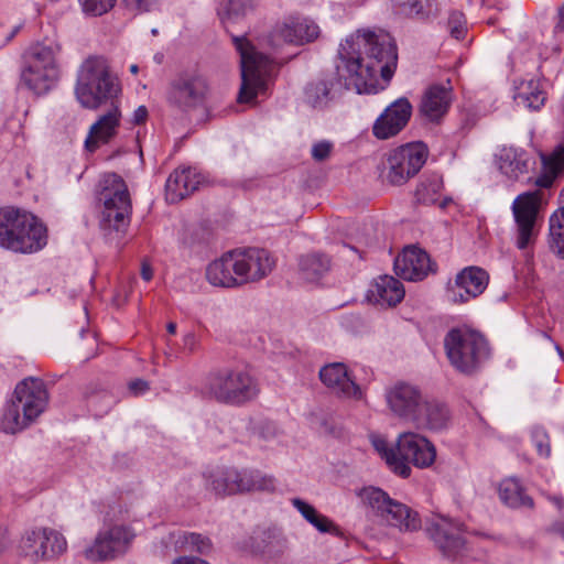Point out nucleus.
<instances>
[{
  "mask_svg": "<svg viewBox=\"0 0 564 564\" xmlns=\"http://www.w3.org/2000/svg\"><path fill=\"white\" fill-rule=\"evenodd\" d=\"M128 389L132 395L138 397L149 390V383L145 380L135 379L129 382Z\"/></svg>",
  "mask_w": 564,
  "mask_h": 564,
  "instance_id": "864d4df0",
  "label": "nucleus"
},
{
  "mask_svg": "<svg viewBox=\"0 0 564 564\" xmlns=\"http://www.w3.org/2000/svg\"><path fill=\"white\" fill-rule=\"evenodd\" d=\"M167 332L171 335H174L176 333V324L175 323H169L167 324Z\"/></svg>",
  "mask_w": 564,
  "mask_h": 564,
  "instance_id": "69168bd1",
  "label": "nucleus"
},
{
  "mask_svg": "<svg viewBox=\"0 0 564 564\" xmlns=\"http://www.w3.org/2000/svg\"><path fill=\"white\" fill-rule=\"evenodd\" d=\"M495 165L505 176H519L529 173L532 164V158L522 149L513 147H501L495 153Z\"/></svg>",
  "mask_w": 564,
  "mask_h": 564,
  "instance_id": "cd10ccee",
  "label": "nucleus"
},
{
  "mask_svg": "<svg viewBox=\"0 0 564 564\" xmlns=\"http://www.w3.org/2000/svg\"><path fill=\"white\" fill-rule=\"evenodd\" d=\"M564 32V3L557 9V22L554 25V33Z\"/></svg>",
  "mask_w": 564,
  "mask_h": 564,
  "instance_id": "bf43d9fd",
  "label": "nucleus"
},
{
  "mask_svg": "<svg viewBox=\"0 0 564 564\" xmlns=\"http://www.w3.org/2000/svg\"><path fill=\"white\" fill-rule=\"evenodd\" d=\"M232 252L241 286L264 279L275 265L274 259L265 249L248 248Z\"/></svg>",
  "mask_w": 564,
  "mask_h": 564,
  "instance_id": "f3484780",
  "label": "nucleus"
},
{
  "mask_svg": "<svg viewBox=\"0 0 564 564\" xmlns=\"http://www.w3.org/2000/svg\"><path fill=\"white\" fill-rule=\"evenodd\" d=\"M292 506L300 512V514L318 532L339 534V529L333 520L319 513L314 506L306 502L301 498H292Z\"/></svg>",
  "mask_w": 564,
  "mask_h": 564,
  "instance_id": "72a5a7b5",
  "label": "nucleus"
},
{
  "mask_svg": "<svg viewBox=\"0 0 564 564\" xmlns=\"http://www.w3.org/2000/svg\"><path fill=\"white\" fill-rule=\"evenodd\" d=\"M96 199L101 234L109 239L123 234L130 224L132 210L123 178H101L96 187Z\"/></svg>",
  "mask_w": 564,
  "mask_h": 564,
  "instance_id": "20e7f679",
  "label": "nucleus"
},
{
  "mask_svg": "<svg viewBox=\"0 0 564 564\" xmlns=\"http://www.w3.org/2000/svg\"><path fill=\"white\" fill-rule=\"evenodd\" d=\"M319 378L327 388L343 398L356 400L362 398L360 387L350 378L347 367L341 362L324 366L319 370Z\"/></svg>",
  "mask_w": 564,
  "mask_h": 564,
  "instance_id": "b1692460",
  "label": "nucleus"
},
{
  "mask_svg": "<svg viewBox=\"0 0 564 564\" xmlns=\"http://www.w3.org/2000/svg\"><path fill=\"white\" fill-rule=\"evenodd\" d=\"M371 294L379 304L394 306L403 300L405 291L399 280L383 275L375 281Z\"/></svg>",
  "mask_w": 564,
  "mask_h": 564,
  "instance_id": "2f4dec72",
  "label": "nucleus"
},
{
  "mask_svg": "<svg viewBox=\"0 0 564 564\" xmlns=\"http://www.w3.org/2000/svg\"><path fill=\"white\" fill-rule=\"evenodd\" d=\"M404 178H373L372 184H367L366 182H362L360 186L364 188H367L366 193L364 194L365 197L369 198L371 196H375L377 194H380L382 192L388 191L390 187L393 186H401L404 184ZM362 181H366V178H362Z\"/></svg>",
  "mask_w": 564,
  "mask_h": 564,
  "instance_id": "49530a36",
  "label": "nucleus"
},
{
  "mask_svg": "<svg viewBox=\"0 0 564 564\" xmlns=\"http://www.w3.org/2000/svg\"><path fill=\"white\" fill-rule=\"evenodd\" d=\"M232 43L240 55L241 87L238 102H251L264 88V76L269 72L270 58L260 53L247 36L232 35Z\"/></svg>",
  "mask_w": 564,
  "mask_h": 564,
  "instance_id": "1a4fd4ad",
  "label": "nucleus"
},
{
  "mask_svg": "<svg viewBox=\"0 0 564 564\" xmlns=\"http://www.w3.org/2000/svg\"><path fill=\"white\" fill-rule=\"evenodd\" d=\"M542 194L539 191L519 194L511 204L512 239L516 248L529 254L538 240Z\"/></svg>",
  "mask_w": 564,
  "mask_h": 564,
  "instance_id": "6e6552de",
  "label": "nucleus"
},
{
  "mask_svg": "<svg viewBox=\"0 0 564 564\" xmlns=\"http://www.w3.org/2000/svg\"><path fill=\"white\" fill-rule=\"evenodd\" d=\"M338 74H326L312 80L305 88L304 100L314 109H326L336 99L343 84L340 80V72L345 70L343 67L338 69ZM347 75L344 74L343 77Z\"/></svg>",
  "mask_w": 564,
  "mask_h": 564,
  "instance_id": "412c9836",
  "label": "nucleus"
},
{
  "mask_svg": "<svg viewBox=\"0 0 564 564\" xmlns=\"http://www.w3.org/2000/svg\"><path fill=\"white\" fill-rule=\"evenodd\" d=\"M235 495L252 492H273L275 479L258 469L235 468Z\"/></svg>",
  "mask_w": 564,
  "mask_h": 564,
  "instance_id": "c85d7f7f",
  "label": "nucleus"
},
{
  "mask_svg": "<svg viewBox=\"0 0 564 564\" xmlns=\"http://www.w3.org/2000/svg\"><path fill=\"white\" fill-rule=\"evenodd\" d=\"M554 178H536V185L540 187H550Z\"/></svg>",
  "mask_w": 564,
  "mask_h": 564,
  "instance_id": "0e129e2a",
  "label": "nucleus"
},
{
  "mask_svg": "<svg viewBox=\"0 0 564 564\" xmlns=\"http://www.w3.org/2000/svg\"><path fill=\"white\" fill-rule=\"evenodd\" d=\"M193 174L196 176L198 172L196 171V167L189 166V165H180L174 171V176H182V175H191Z\"/></svg>",
  "mask_w": 564,
  "mask_h": 564,
  "instance_id": "052dcab7",
  "label": "nucleus"
},
{
  "mask_svg": "<svg viewBox=\"0 0 564 564\" xmlns=\"http://www.w3.org/2000/svg\"><path fill=\"white\" fill-rule=\"evenodd\" d=\"M118 93L119 86L104 57L90 56L84 61L75 85L76 98L84 108L96 110Z\"/></svg>",
  "mask_w": 564,
  "mask_h": 564,
  "instance_id": "423d86ee",
  "label": "nucleus"
},
{
  "mask_svg": "<svg viewBox=\"0 0 564 564\" xmlns=\"http://www.w3.org/2000/svg\"><path fill=\"white\" fill-rule=\"evenodd\" d=\"M360 496L362 501L376 510L388 524L401 531H414L420 528L421 521L417 513L408 506L390 499L381 489L365 488Z\"/></svg>",
  "mask_w": 564,
  "mask_h": 564,
  "instance_id": "f8f14e48",
  "label": "nucleus"
},
{
  "mask_svg": "<svg viewBox=\"0 0 564 564\" xmlns=\"http://www.w3.org/2000/svg\"><path fill=\"white\" fill-rule=\"evenodd\" d=\"M330 267V260L325 254L311 253L301 258L300 273L308 282L321 279Z\"/></svg>",
  "mask_w": 564,
  "mask_h": 564,
  "instance_id": "ea45409f",
  "label": "nucleus"
},
{
  "mask_svg": "<svg viewBox=\"0 0 564 564\" xmlns=\"http://www.w3.org/2000/svg\"><path fill=\"white\" fill-rule=\"evenodd\" d=\"M48 392L44 381L29 377L19 382L11 401L7 404L1 426L7 433H17L28 427L46 409Z\"/></svg>",
  "mask_w": 564,
  "mask_h": 564,
  "instance_id": "39448f33",
  "label": "nucleus"
},
{
  "mask_svg": "<svg viewBox=\"0 0 564 564\" xmlns=\"http://www.w3.org/2000/svg\"><path fill=\"white\" fill-rule=\"evenodd\" d=\"M46 242V228L34 215L14 206L0 207V248L33 253Z\"/></svg>",
  "mask_w": 564,
  "mask_h": 564,
  "instance_id": "7ed1b4c3",
  "label": "nucleus"
},
{
  "mask_svg": "<svg viewBox=\"0 0 564 564\" xmlns=\"http://www.w3.org/2000/svg\"><path fill=\"white\" fill-rule=\"evenodd\" d=\"M500 500L511 508L533 507V500L524 494V490L516 478L503 479L498 487Z\"/></svg>",
  "mask_w": 564,
  "mask_h": 564,
  "instance_id": "c9c22d12",
  "label": "nucleus"
},
{
  "mask_svg": "<svg viewBox=\"0 0 564 564\" xmlns=\"http://www.w3.org/2000/svg\"><path fill=\"white\" fill-rule=\"evenodd\" d=\"M412 115V105L405 97L390 104L376 119L372 134L379 140H387L399 134L408 124Z\"/></svg>",
  "mask_w": 564,
  "mask_h": 564,
  "instance_id": "6ab92c4d",
  "label": "nucleus"
},
{
  "mask_svg": "<svg viewBox=\"0 0 564 564\" xmlns=\"http://www.w3.org/2000/svg\"><path fill=\"white\" fill-rule=\"evenodd\" d=\"M148 109L145 106H139L132 115V122L134 124H142L147 121Z\"/></svg>",
  "mask_w": 564,
  "mask_h": 564,
  "instance_id": "6e6d98bb",
  "label": "nucleus"
},
{
  "mask_svg": "<svg viewBox=\"0 0 564 564\" xmlns=\"http://www.w3.org/2000/svg\"><path fill=\"white\" fill-rule=\"evenodd\" d=\"M427 158L429 149L422 142L395 148L387 156L390 176H415L426 163Z\"/></svg>",
  "mask_w": 564,
  "mask_h": 564,
  "instance_id": "a211bd4d",
  "label": "nucleus"
},
{
  "mask_svg": "<svg viewBox=\"0 0 564 564\" xmlns=\"http://www.w3.org/2000/svg\"><path fill=\"white\" fill-rule=\"evenodd\" d=\"M209 94L210 86L203 73L184 70L171 82L167 100L182 112H189L204 106Z\"/></svg>",
  "mask_w": 564,
  "mask_h": 564,
  "instance_id": "9b49d317",
  "label": "nucleus"
},
{
  "mask_svg": "<svg viewBox=\"0 0 564 564\" xmlns=\"http://www.w3.org/2000/svg\"><path fill=\"white\" fill-rule=\"evenodd\" d=\"M546 498L560 510L564 509V498L557 495H547Z\"/></svg>",
  "mask_w": 564,
  "mask_h": 564,
  "instance_id": "680f3d73",
  "label": "nucleus"
},
{
  "mask_svg": "<svg viewBox=\"0 0 564 564\" xmlns=\"http://www.w3.org/2000/svg\"><path fill=\"white\" fill-rule=\"evenodd\" d=\"M206 280L217 288L236 289L240 288L237 264L234 252H227L219 259L210 262L206 268Z\"/></svg>",
  "mask_w": 564,
  "mask_h": 564,
  "instance_id": "a878e982",
  "label": "nucleus"
},
{
  "mask_svg": "<svg viewBox=\"0 0 564 564\" xmlns=\"http://www.w3.org/2000/svg\"><path fill=\"white\" fill-rule=\"evenodd\" d=\"M420 408L412 422L417 429L440 431L448 425L451 416L445 404L425 397Z\"/></svg>",
  "mask_w": 564,
  "mask_h": 564,
  "instance_id": "c756f323",
  "label": "nucleus"
},
{
  "mask_svg": "<svg viewBox=\"0 0 564 564\" xmlns=\"http://www.w3.org/2000/svg\"><path fill=\"white\" fill-rule=\"evenodd\" d=\"M334 150V143L329 140H319L312 144L311 155L316 162H323L327 160Z\"/></svg>",
  "mask_w": 564,
  "mask_h": 564,
  "instance_id": "3c124183",
  "label": "nucleus"
},
{
  "mask_svg": "<svg viewBox=\"0 0 564 564\" xmlns=\"http://www.w3.org/2000/svg\"><path fill=\"white\" fill-rule=\"evenodd\" d=\"M57 78L58 68L26 66L22 72L23 83L37 95L48 91Z\"/></svg>",
  "mask_w": 564,
  "mask_h": 564,
  "instance_id": "473e14b6",
  "label": "nucleus"
},
{
  "mask_svg": "<svg viewBox=\"0 0 564 564\" xmlns=\"http://www.w3.org/2000/svg\"><path fill=\"white\" fill-rule=\"evenodd\" d=\"M542 173L540 176H558L564 173V144H557L550 152H540Z\"/></svg>",
  "mask_w": 564,
  "mask_h": 564,
  "instance_id": "a18cd8bd",
  "label": "nucleus"
},
{
  "mask_svg": "<svg viewBox=\"0 0 564 564\" xmlns=\"http://www.w3.org/2000/svg\"><path fill=\"white\" fill-rule=\"evenodd\" d=\"M489 274L479 267H466L460 270L453 283L448 284L447 299L454 304H465L475 300L487 289Z\"/></svg>",
  "mask_w": 564,
  "mask_h": 564,
  "instance_id": "dca6fc26",
  "label": "nucleus"
},
{
  "mask_svg": "<svg viewBox=\"0 0 564 564\" xmlns=\"http://www.w3.org/2000/svg\"><path fill=\"white\" fill-rule=\"evenodd\" d=\"M426 531L443 553L448 556L457 554L464 545L462 525L448 518H434L430 521Z\"/></svg>",
  "mask_w": 564,
  "mask_h": 564,
  "instance_id": "5701e85b",
  "label": "nucleus"
},
{
  "mask_svg": "<svg viewBox=\"0 0 564 564\" xmlns=\"http://www.w3.org/2000/svg\"><path fill=\"white\" fill-rule=\"evenodd\" d=\"M207 391L220 402L239 405L254 399L259 388L247 370L229 369L210 376Z\"/></svg>",
  "mask_w": 564,
  "mask_h": 564,
  "instance_id": "9d476101",
  "label": "nucleus"
},
{
  "mask_svg": "<svg viewBox=\"0 0 564 564\" xmlns=\"http://www.w3.org/2000/svg\"><path fill=\"white\" fill-rule=\"evenodd\" d=\"M453 100L452 86L434 84L424 91L420 111L430 121H438L449 109Z\"/></svg>",
  "mask_w": 564,
  "mask_h": 564,
  "instance_id": "393cba45",
  "label": "nucleus"
},
{
  "mask_svg": "<svg viewBox=\"0 0 564 564\" xmlns=\"http://www.w3.org/2000/svg\"><path fill=\"white\" fill-rule=\"evenodd\" d=\"M21 550L32 561L53 560L66 552L67 541L58 531L41 528L25 533Z\"/></svg>",
  "mask_w": 564,
  "mask_h": 564,
  "instance_id": "4468645a",
  "label": "nucleus"
},
{
  "mask_svg": "<svg viewBox=\"0 0 564 564\" xmlns=\"http://www.w3.org/2000/svg\"><path fill=\"white\" fill-rule=\"evenodd\" d=\"M198 346V341L196 336L193 333H188L183 338V348L188 350L189 352H193L196 350Z\"/></svg>",
  "mask_w": 564,
  "mask_h": 564,
  "instance_id": "4d7b16f0",
  "label": "nucleus"
},
{
  "mask_svg": "<svg viewBox=\"0 0 564 564\" xmlns=\"http://www.w3.org/2000/svg\"><path fill=\"white\" fill-rule=\"evenodd\" d=\"M140 274L145 282L152 280L154 272L151 263L148 260H142Z\"/></svg>",
  "mask_w": 564,
  "mask_h": 564,
  "instance_id": "13d9d810",
  "label": "nucleus"
},
{
  "mask_svg": "<svg viewBox=\"0 0 564 564\" xmlns=\"http://www.w3.org/2000/svg\"><path fill=\"white\" fill-rule=\"evenodd\" d=\"M59 51L58 46L35 44L29 52V64L32 67H42L44 69L58 68L56 63V55Z\"/></svg>",
  "mask_w": 564,
  "mask_h": 564,
  "instance_id": "c03bdc74",
  "label": "nucleus"
},
{
  "mask_svg": "<svg viewBox=\"0 0 564 564\" xmlns=\"http://www.w3.org/2000/svg\"><path fill=\"white\" fill-rule=\"evenodd\" d=\"M391 2L394 13L421 22H430L441 12L437 0H391Z\"/></svg>",
  "mask_w": 564,
  "mask_h": 564,
  "instance_id": "7c9ffc66",
  "label": "nucleus"
},
{
  "mask_svg": "<svg viewBox=\"0 0 564 564\" xmlns=\"http://www.w3.org/2000/svg\"><path fill=\"white\" fill-rule=\"evenodd\" d=\"M83 11L93 17L102 15L116 3V0H78Z\"/></svg>",
  "mask_w": 564,
  "mask_h": 564,
  "instance_id": "09e8293b",
  "label": "nucleus"
},
{
  "mask_svg": "<svg viewBox=\"0 0 564 564\" xmlns=\"http://www.w3.org/2000/svg\"><path fill=\"white\" fill-rule=\"evenodd\" d=\"M449 364L459 372L471 373L489 356L485 337L469 328L451 329L444 338Z\"/></svg>",
  "mask_w": 564,
  "mask_h": 564,
  "instance_id": "0eeeda50",
  "label": "nucleus"
},
{
  "mask_svg": "<svg viewBox=\"0 0 564 564\" xmlns=\"http://www.w3.org/2000/svg\"><path fill=\"white\" fill-rule=\"evenodd\" d=\"M206 178H166L164 185L165 199L169 203H178L194 192L206 187Z\"/></svg>",
  "mask_w": 564,
  "mask_h": 564,
  "instance_id": "f704fd0d",
  "label": "nucleus"
},
{
  "mask_svg": "<svg viewBox=\"0 0 564 564\" xmlns=\"http://www.w3.org/2000/svg\"><path fill=\"white\" fill-rule=\"evenodd\" d=\"M135 534L126 525L116 524L98 533L93 544L84 550L89 562L113 560L127 552Z\"/></svg>",
  "mask_w": 564,
  "mask_h": 564,
  "instance_id": "ddd939ff",
  "label": "nucleus"
},
{
  "mask_svg": "<svg viewBox=\"0 0 564 564\" xmlns=\"http://www.w3.org/2000/svg\"><path fill=\"white\" fill-rule=\"evenodd\" d=\"M338 56L345 76V87L358 94L370 93L376 87L377 75L389 80L397 67V46L388 35L371 31H357L339 46Z\"/></svg>",
  "mask_w": 564,
  "mask_h": 564,
  "instance_id": "f257e3e1",
  "label": "nucleus"
},
{
  "mask_svg": "<svg viewBox=\"0 0 564 564\" xmlns=\"http://www.w3.org/2000/svg\"><path fill=\"white\" fill-rule=\"evenodd\" d=\"M273 35L286 43L304 44L318 37L319 26L307 18H291L276 26Z\"/></svg>",
  "mask_w": 564,
  "mask_h": 564,
  "instance_id": "bb28decb",
  "label": "nucleus"
},
{
  "mask_svg": "<svg viewBox=\"0 0 564 564\" xmlns=\"http://www.w3.org/2000/svg\"><path fill=\"white\" fill-rule=\"evenodd\" d=\"M394 271L404 280L420 281L433 271V264L423 249L409 246L395 258Z\"/></svg>",
  "mask_w": 564,
  "mask_h": 564,
  "instance_id": "4be33fe9",
  "label": "nucleus"
},
{
  "mask_svg": "<svg viewBox=\"0 0 564 564\" xmlns=\"http://www.w3.org/2000/svg\"><path fill=\"white\" fill-rule=\"evenodd\" d=\"M204 560L193 555H181L175 557L170 564H203Z\"/></svg>",
  "mask_w": 564,
  "mask_h": 564,
  "instance_id": "5fc2aeb1",
  "label": "nucleus"
},
{
  "mask_svg": "<svg viewBox=\"0 0 564 564\" xmlns=\"http://www.w3.org/2000/svg\"><path fill=\"white\" fill-rule=\"evenodd\" d=\"M514 98L519 105L538 110L544 105L546 94L539 80L530 79L521 84Z\"/></svg>",
  "mask_w": 564,
  "mask_h": 564,
  "instance_id": "a19ab883",
  "label": "nucleus"
},
{
  "mask_svg": "<svg viewBox=\"0 0 564 564\" xmlns=\"http://www.w3.org/2000/svg\"><path fill=\"white\" fill-rule=\"evenodd\" d=\"M442 191V178H424L416 187L415 197L419 203L445 207L449 198L444 197Z\"/></svg>",
  "mask_w": 564,
  "mask_h": 564,
  "instance_id": "4c0bfd02",
  "label": "nucleus"
},
{
  "mask_svg": "<svg viewBox=\"0 0 564 564\" xmlns=\"http://www.w3.org/2000/svg\"><path fill=\"white\" fill-rule=\"evenodd\" d=\"M447 29L456 40L463 39L466 34V19L463 12L453 10L449 12Z\"/></svg>",
  "mask_w": 564,
  "mask_h": 564,
  "instance_id": "de8ad7c7",
  "label": "nucleus"
},
{
  "mask_svg": "<svg viewBox=\"0 0 564 564\" xmlns=\"http://www.w3.org/2000/svg\"><path fill=\"white\" fill-rule=\"evenodd\" d=\"M128 8L134 9L140 12L150 11L158 0H123Z\"/></svg>",
  "mask_w": 564,
  "mask_h": 564,
  "instance_id": "603ef678",
  "label": "nucleus"
},
{
  "mask_svg": "<svg viewBox=\"0 0 564 564\" xmlns=\"http://www.w3.org/2000/svg\"><path fill=\"white\" fill-rule=\"evenodd\" d=\"M235 468L210 473L206 476V487L220 496L235 495Z\"/></svg>",
  "mask_w": 564,
  "mask_h": 564,
  "instance_id": "37998d69",
  "label": "nucleus"
},
{
  "mask_svg": "<svg viewBox=\"0 0 564 564\" xmlns=\"http://www.w3.org/2000/svg\"><path fill=\"white\" fill-rule=\"evenodd\" d=\"M557 351L560 352L561 356H563V350H561L558 347H557Z\"/></svg>",
  "mask_w": 564,
  "mask_h": 564,
  "instance_id": "774afa93",
  "label": "nucleus"
},
{
  "mask_svg": "<svg viewBox=\"0 0 564 564\" xmlns=\"http://www.w3.org/2000/svg\"><path fill=\"white\" fill-rule=\"evenodd\" d=\"M175 551L180 553L196 552L207 555L213 550L209 538L194 532H180L173 535Z\"/></svg>",
  "mask_w": 564,
  "mask_h": 564,
  "instance_id": "e433bc0d",
  "label": "nucleus"
},
{
  "mask_svg": "<svg viewBox=\"0 0 564 564\" xmlns=\"http://www.w3.org/2000/svg\"><path fill=\"white\" fill-rule=\"evenodd\" d=\"M258 6V0H227L219 9V17L228 30L231 23L245 18Z\"/></svg>",
  "mask_w": 564,
  "mask_h": 564,
  "instance_id": "58836bf2",
  "label": "nucleus"
},
{
  "mask_svg": "<svg viewBox=\"0 0 564 564\" xmlns=\"http://www.w3.org/2000/svg\"><path fill=\"white\" fill-rule=\"evenodd\" d=\"M532 442L541 457L547 458L551 455L550 438L543 429L532 431Z\"/></svg>",
  "mask_w": 564,
  "mask_h": 564,
  "instance_id": "8fccbe9b",
  "label": "nucleus"
},
{
  "mask_svg": "<svg viewBox=\"0 0 564 564\" xmlns=\"http://www.w3.org/2000/svg\"><path fill=\"white\" fill-rule=\"evenodd\" d=\"M369 440L389 468L404 478L411 474L410 463L419 468H427L436 459L434 444L415 432L401 433L394 445L389 444L383 435L376 433L370 434Z\"/></svg>",
  "mask_w": 564,
  "mask_h": 564,
  "instance_id": "f03ea898",
  "label": "nucleus"
},
{
  "mask_svg": "<svg viewBox=\"0 0 564 564\" xmlns=\"http://www.w3.org/2000/svg\"><path fill=\"white\" fill-rule=\"evenodd\" d=\"M121 110L117 101L90 126L84 142L87 152L94 153L101 145L109 143L118 133L121 122Z\"/></svg>",
  "mask_w": 564,
  "mask_h": 564,
  "instance_id": "aec40b11",
  "label": "nucleus"
},
{
  "mask_svg": "<svg viewBox=\"0 0 564 564\" xmlns=\"http://www.w3.org/2000/svg\"><path fill=\"white\" fill-rule=\"evenodd\" d=\"M138 70H139L138 65L133 64V65H131V66H130V72H131L132 74H137V73H138Z\"/></svg>",
  "mask_w": 564,
  "mask_h": 564,
  "instance_id": "338daca9",
  "label": "nucleus"
},
{
  "mask_svg": "<svg viewBox=\"0 0 564 564\" xmlns=\"http://www.w3.org/2000/svg\"><path fill=\"white\" fill-rule=\"evenodd\" d=\"M425 395L419 387L397 382L386 390L384 399L390 412L398 419L412 423L423 405Z\"/></svg>",
  "mask_w": 564,
  "mask_h": 564,
  "instance_id": "2eb2a0df",
  "label": "nucleus"
},
{
  "mask_svg": "<svg viewBox=\"0 0 564 564\" xmlns=\"http://www.w3.org/2000/svg\"><path fill=\"white\" fill-rule=\"evenodd\" d=\"M551 530L564 539V519L554 522Z\"/></svg>",
  "mask_w": 564,
  "mask_h": 564,
  "instance_id": "e2e57ef3",
  "label": "nucleus"
},
{
  "mask_svg": "<svg viewBox=\"0 0 564 564\" xmlns=\"http://www.w3.org/2000/svg\"><path fill=\"white\" fill-rule=\"evenodd\" d=\"M549 245L554 253L564 259V207H558L550 216Z\"/></svg>",
  "mask_w": 564,
  "mask_h": 564,
  "instance_id": "79ce46f5",
  "label": "nucleus"
}]
</instances>
